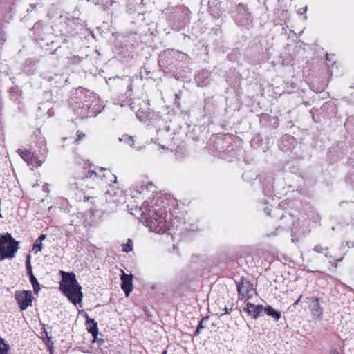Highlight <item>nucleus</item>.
Instances as JSON below:
<instances>
[{"mask_svg":"<svg viewBox=\"0 0 354 354\" xmlns=\"http://www.w3.org/2000/svg\"><path fill=\"white\" fill-rule=\"evenodd\" d=\"M62 277L60 282V290L67 298L75 305L82 307L83 294L82 287L73 272L61 271Z\"/></svg>","mask_w":354,"mask_h":354,"instance_id":"1","label":"nucleus"},{"mask_svg":"<svg viewBox=\"0 0 354 354\" xmlns=\"http://www.w3.org/2000/svg\"><path fill=\"white\" fill-rule=\"evenodd\" d=\"M43 248V244L41 243V240H36L33 245L32 250H35L36 252H39Z\"/></svg>","mask_w":354,"mask_h":354,"instance_id":"13","label":"nucleus"},{"mask_svg":"<svg viewBox=\"0 0 354 354\" xmlns=\"http://www.w3.org/2000/svg\"><path fill=\"white\" fill-rule=\"evenodd\" d=\"M239 292L245 297H250L254 291L252 284L249 282H242L238 287Z\"/></svg>","mask_w":354,"mask_h":354,"instance_id":"6","label":"nucleus"},{"mask_svg":"<svg viewBox=\"0 0 354 354\" xmlns=\"http://www.w3.org/2000/svg\"><path fill=\"white\" fill-rule=\"evenodd\" d=\"M263 306L262 305H254L251 303H248L244 310L254 319H257L258 315L263 311Z\"/></svg>","mask_w":354,"mask_h":354,"instance_id":"5","label":"nucleus"},{"mask_svg":"<svg viewBox=\"0 0 354 354\" xmlns=\"http://www.w3.org/2000/svg\"><path fill=\"white\" fill-rule=\"evenodd\" d=\"M330 354H339V352L337 350H333L330 352Z\"/></svg>","mask_w":354,"mask_h":354,"instance_id":"19","label":"nucleus"},{"mask_svg":"<svg viewBox=\"0 0 354 354\" xmlns=\"http://www.w3.org/2000/svg\"><path fill=\"white\" fill-rule=\"evenodd\" d=\"M19 250V242L16 241L10 234L1 236V260L12 259Z\"/></svg>","mask_w":354,"mask_h":354,"instance_id":"2","label":"nucleus"},{"mask_svg":"<svg viewBox=\"0 0 354 354\" xmlns=\"http://www.w3.org/2000/svg\"><path fill=\"white\" fill-rule=\"evenodd\" d=\"M30 259V256L28 255L27 256V268L28 270L29 273L32 272Z\"/></svg>","mask_w":354,"mask_h":354,"instance_id":"16","label":"nucleus"},{"mask_svg":"<svg viewBox=\"0 0 354 354\" xmlns=\"http://www.w3.org/2000/svg\"><path fill=\"white\" fill-rule=\"evenodd\" d=\"M299 301V299H298V300L295 303V304H297Z\"/></svg>","mask_w":354,"mask_h":354,"instance_id":"21","label":"nucleus"},{"mask_svg":"<svg viewBox=\"0 0 354 354\" xmlns=\"http://www.w3.org/2000/svg\"><path fill=\"white\" fill-rule=\"evenodd\" d=\"M133 250V243L131 240H129L127 244L124 245L123 250L126 252L131 251Z\"/></svg>","mask_w":354,"mask_h":354,"instance_id":"14","label":"nucleus"},{"mask_svg":"<svg viewBox=\"0 0 354 354\" xmlns=\"http://www.w3.org/2000/svg\"><path fill=\"white\" fill-rule=\"evenodd\" d=\"M80 313H82L84 317L86 318V321H88V319H91L89 317H88V315L84 312V311H80Z\"/></svg>","mask_w":354,"mask_h":354,"instance_id":"17","label":"nucleus"},{"mask_svg":"<svg viewBox=\"0 0 354 354\" xmlns=\"http://www.w3.org/2000/svg\"><path fill=\"white\" fill-rule=\"evenodd\" d=\"M1 354H11L10 346L1 339Z\"/></svg>","mask_w":354,"mask_h":354,"instance_id":"12","label":"nucleus"},{"mask_svg":"<svg viewBox=\"0 0 354 354\" xmlns=\"http://www.w3.org/2000/svg\"><path fill=\"white\" fill-rule=\"evenodd\" d=\"M263 311L276 321L279 320L281 317V313L270 306L263 307Z\"/></svg>","mask_w":354,"mask_h":354,"instance_id":"8","label":"nucleus"},{"mask_svg":"<svg viewBox=\"0 0 354 354\" xmlns=\"http://www.w3.org/2000/svg\"><path fill=\"white\" fill-rule=\"evenodd\" d=\"M21 157L28 162L32 164L34 160L36 161L37 165H41V162L37 160V158L33 154H30L29 152H21Z\"/></svg>","mask_w":354,"mask_h":354,"instance_id":"9","label":"nucleus"},{"mask_svg":"<svg viewBox=\"0 0 354 354\" xmlns=\"http://www.w3.org/2000/svg\"><path fill=\"white\" fill-rule=\"evenodd\" d=\"M311 308L313 310V315L316 317L317 318L320 317L322 315V310L320 309L319 303L317 301H315L311 304Z\"/></svg>","mask_w":354,"mask_h":354,"instance_id":"10","label":"nucleus"},{"mask_svg":"<svg viewBox=\"0 0 354 354\" xmlns=\"http://www.w3.org/2000/svg\"><path fill=\"white\" fill-rule=\"evenodd\" d=\"M162 354H166V351H164V352L162 353Z\"/></svg>","mask_w":354,"mask_h":354,"instance_id":"22","label":"nucleus"},{"mask_svg":"<svg viewBox=\"0 0 354 354\" xmlns=\"http://www.w3.org/2000/svg\"><path fill=\"white\" fill-rule=\"evenodd\" d=\"M150 227L152 229V230H153V231H155V232H158V233H161V232L163 231V230H162V227H160L158 228V226H155V225H154V226H153V225H152V223L151 224Z\"/></svg>","mask_w":354,"mask_h":354,"instance_id":"15","label":"nucleus"},{"mask_svg":"<svg viewBox=\"0 0 354 354\" xmlns=\"http://www.w3.org/2000/svg\"><path fill=\"white\" fill-rule=\"evenodd\" d=\"M200 327H201V324L199 325V326L196 329V333H200Z\"/></svg>","mask_w":354,"mask_h":354,"instance_id":"20","label":"nucleus"},{"mask_svg":"<svg viewBox=\"0 0 354 354\" xmlns=\"http://www.w3.org/2000/svg\"><path fill=\"white\" fill-rule=\"evenodd\" d=\"M122 275L120 277V279L122 281L121 288L124 290L127 297H129L130 292L133 289V276L131 274H127L124 273V272L121 270Z\"/></svg>","mask_w":354,"mask_h":354,"instance_id":"4","label":"nucleus"},{"mask_svg":"<svg viewBox=\"0 0 354 354\" xmlns=\"http://www.w3.org/2000/svg\"><path fill=\"white\" fill-rule=\"evenodd\" d=\"M30 281H31V283L34 288V291L35 293H38V292L40 289L39 284L37 280L36 279V278L35 277V276L33 275L32 272H30Z\"/></svg>","mask_w":354,"mask_h":354,"instance_id":"11","label":"nucleus"},{"mask_svg":"<svg viewBox=\"0 0 354 354\" xmlns=\"http://www.w3.org/2000/svg\"><path fill=\"white\" fill-rule=\"evenodd\" d=\"M86 326L88 332L91 333L92 336L93 337V342H95L98 335L97 322L94 319H88V321H86Z\"/></svg>","mask_w":354,"mask_h":354,"instance_id":"7","label":"nucleus"},{"mask_svg":"<svg viewBox=\"0 0 354 354\" xmlns=\"http://www.w3.org/2000/svg\"><path fill=\"white\" fill-rule=\"evenodd\" d=\"M16 299L20 308L24 310L32 305L33 297L31 291L22 290L17 292Z\"/></svg>","mask_w":354,"mask_h":354,"instance_id":"3","label":"nucleus"},{"mask_svg":"<svg viewBox=\"0 0 354 354\" xmlns=\"http://www.w3.org/2000/svg\"><path fill=\"white\" fill-rule=\"evenodd\" d=\"M46 237L45 234H41L37 240H41V243H42V241L44 240Z\"/></svg>","mask_w":354,"mask_h":354,"instance_id":"18","label":"nucleus"}]
</instances>
